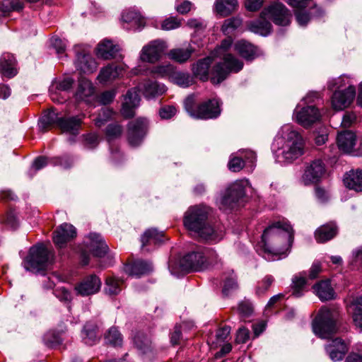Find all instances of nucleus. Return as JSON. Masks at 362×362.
Returning a JSON list of instances; mask_svg holds the SVG:
<instances>
[{"label": "nucleus", "instance_id": "c756f323", "mask_svg": "<svg viewBox=\"0 0 362 362\" xmlns=\"http://www.w3.org/2000/svg\"><path fill=\"white\" fill-rule=\"evenodd\" d=\"M122 71L123 69L122 66L115 64H110L100 70L97 78L101 83L113 81L122 74Z\"/></svg>", "mask_w": 362, "mask_h": 362}, {"label": "nucleus", "instance_id": "49530a36", "mask_svg": "<svg viewBox=\"0 0 362 362\" xmlns=\"http://www.w3.org/2000/svg\"><path fill=\"white\" fill-rule=\"evenodd\" d=\"M223 283L222 293L224 296H228L231 291L238 288L237 277L233 272L225 274L223 277Z\"/></svg>", "mask_w": 362, "mask_h": 362}, {"label": "nucleus", "instance_id": "1a4fd4ad", "mask_svg": "<svg viewBox=\"0 0 362 362\" xmlns=\"http://www.w3.org/2000/svg\"><path fill=\"white\" fill-rule=\"evenodd\" d=\"M286 150L283 157L287 162H292L303 154L304 142L301 135L295 130H291L288 135Z\"/></svg>", "mask_w": 362, "mask_h": 362}, {"label": "nucleus", "instance_id": "774afa93", "mask_svg": "<svg viewBox=\"0 0 362 362\" xmlns=\"http://www.w3.org/2000/svg\"><path fill=\"white\" fill-rule=\"evenodd\" d=\"M171 66H158L153 69L151 72L160 77H165L168 76L172 72Z\"/></svg>", "mask_w": 362, "mask_h": 362}, {"label": "nucleus", "instance_id": "9b49d317", "mask_svg": "<svg viewBox=\"0 0 362 362\" xmlns=\"http://www.w3.org/2000/svg\"><path fill=\"white\" fill-rule=\"evenodd\" d=\"M263 15H269L276 25L286 26L290 24L291 14L289 10L281 3H274L263 10Z\"/></svg>", "mask_w": 362, "mask_h": 362}, {"label": "nucleus", "instance_id": "f704fd0d", "mask_svg": "<svg viewBox=\"0 0 362 362\" xmlns=\"http://www.w3.org/2000/svg\"><path fill=\"white\" fill-rule=\"evenodd\" d=\"M237 0H216L215 10L222 17H226L238 9Z\"/></svg>", "mask_w": 362, "mask_h": 362}, {"label": "nucleus", "instance_id": "c9c22d12", "mask_svg": "<svg viewBox=\"0 0 362 362\" xmlns=\"http://www.w3.org/2000/svg\"><path fill=\"white\" fill-rule=\"evenodd\" d=\"M194 49L190 46L186 48H175L168 52V57L180 64L185 63L188 61L192 54L194 53Z\"/></svg>", "mask_w": 362, "mask_h": 362}, {"label": "nucleus", "instance_id": "3c124183", "mask_svg": "<svg viewBox=\"0 0 362 362\" xmlns=\"http://www.w3.org/2000/svg\"><path fill=\"white\" fill-rule=\"evenodd\" d=\"M233 45V39L230 37L223 40L221 44L218 45L214 49V55L221 59L224 57L225 54H229L228 52Z\"/></svg>", "mask_w": 362, "mask_h": 362}, {"label": "nucleus", "instance_id": "c85d7f7f", "mask_svg": "<svg viewBox=\"0 0 362 362\" xmlns=\"http://www.w3.org/2000/svg\"><path fill=\"white\" fill-rule=\"evenodd\" d=\"M313 288L314 293L322 301L332 300L334 296V291L329 279L322 280L316 283Z\"/></svg>", "mask_w": 362, "mask_h": 362}, {"label": "nucleus", "instance_id": "5fc2aeb1", "mask_svg": "<svg viewBox=\"0 0 362 362\" xmlns=\"http://www.w3.org/2000/svg\"><path fill=\"white\" fill-rule=\"evenodd\" d=\"M22 8L21 4L16 0H4L0 4V11L4 13L12 11H20Z\"/></svg>", "mask_w": 362, "mask_h": 362}, {"label": "nucleus", "instance_id": "6ab92c4d", "mask_svg": "<svg viewBox=\"0 0 362 362\" xmlns=\"http://www.w3.org/2000/svg\"><path fill=\"white\" fill-rule=\"evenodd\" d=\"M325 349L333 361H341L348 351V347L345 342L338 337L331 340Z\"/></svg>", "mask_w": 362, "mask_h": 362}, {"label": "nucleus", "instance_id": "2f4dec72", "mask_svg": "<svg viewBox=\"0 0 362 362\" xmlns=\"http://www.w3.org/2000/svg\"><path fill=\"white\" fill-rule=\"evenodd\" d=\"M167 238L165 233L162 231H158L155 228L148 229L141 236V246L145 247L151 245H157L164 242Z\"/></svg>", "mask_w": 362, "mask_h": 362}, {"label": "nucleus", "instance_id": "b1692460", "mask_svg": "<svg viewBox=\"0 0 362 362\" xmlns=\"http://www.w3.org/2000/svg\"><path fill=\"white\" fill-rule=\"evenodd\" d=\"M81 124L82 118L79 116L69 117H62L59 121H58V128H59L62 132L76 135L78 134Z\"/></svg>", "mask_w": 362, "mask_h": 362}, {"label": "nucleus", "instance_id": "c03bdc74", "mask_svg": "<svg viewBox=\"0 0 362 362\" xmlns=\"http://www.w3.org/2000/svg\"><path fill=\"white\" fill-rule=\"evenodd\" d=\"M284 298L285 296L282 293L272 296L265 307L264 311L268 315L272 313H278L282 308Z\"/></svg>", "mask_w": 362, "mask_h": 362}, {"label": "nucleus", "instance_id": "4d7b16f0", "mask_svg": "<svg viewBox=\"0 0 362 362\" xmlns=\"http://www.w3.org/2000/svg\"><path fill=\"white\" fill-rule=\"evenodd\" d=\"M230 332V328L228 326L221 327L216 330V341H211L212 344L214 346H217L218 344L225 341Z\"/></svg>", "mask_w": 362, "mask_h": 362}, {"label": "nucleus", "instance_id": "13d9d810", "mask_svg": "<svg viewBox=\"0 0 362 362\" xmlns=\"http://www.w3.org/2000/svg\"><path fill=\"white\" fill-rule=\"evenodd\" d=\"M84 146L89 149L95 148L99 144L98 135L95 133H89L83 135Z\"/></svg>", "mask_w": 362, "mask_h": 362}, {"label": "nucleus", "instance_id": "4be33fe9", "mask_svg": "<svg viewBox=\"0 0 362 362\" xmlns=\"http://www.w3.org/2000/svg\"><path fill=\"white\" fill-rule=\"evenodd\" d=\"M338 233V226L334 221H329L315 232V238L319 243H324L334 238Z\"/></svg>", "mask_w": 362, "mask_h": 362}, {"label": "nucleus", "instance_id": "bb28decb", "mask_svg": "<svg viewBox=\"0 0 362 362\" xmlns=\"http://www.w3.org/2000/svg\"><path fill=\"white\" fill-rule=\"evenodd\" d=\"M82 335L84 343L90 346L98 342L101 336L98 325L93 322H88L85 324Z\"/></svg>", "mask_w": 362, "mask_h": 362}, {"label": "nucleus", "instance_id": "4c0bfd02", "mask_svg": "<svg viewBox=\"0 0 362 362\" xmlns=\"http://www.w3.org/2000/svg\"><path fill=\"white\" fill-rule=\"evenodd\" d=\"M134 344L142 354H148L153 351L151 339L143 332H137L133 339Z\"/></svg>", "mask_w": 362, "mask_h": 362}, {"label": "nucleus", "instance_id": "dca6fc26", "mask_svg": "<svg viewBox=\"0 0 362 362\" xmlns=\"http://www.w3.org/2000/svg\"><path fill=\"white\" fill-rule=\"evenodd\" d=\"M164 49L165 45L162 41H151L142 48L140 59L143 62L154 63L161 57Z\"/></svg>", "mask_w": 362, "mask_h": 362}, {"label": "nucleus", "instance_id": "79ce46f5", "mask_svg": "<svg viewBox=\"0 0 362 362\" xmlns=\"http://www.w3.org/2000/svg\"><path fill=\"white\" fill-rule=\"evenodd\" d=\"M122 20L124 23L129 24L133 28H141L145 25V20L139 13L128 11L122 13Z\"/></svg>", "mask_w": 362, "mask_h": 362}, {"label": "nucleus", "instance_id": "cd10ccee", "mask_svg": "<svg viewBox=\"0 0 362 362\" xmlns=\"http://www.w3.org/2000/svg\"><path fill=\"white\" fill-rule=\"evenodd\" d=\"M211 64L212 58L210 57L198 60L192 65L193 75L202 81H206L209 79V67Z\"/></svg>", "mask_w": 362, "mask_h": 362}, {"label": "nucleus", "instance_id": "6e6552de", "mask_svg": "<svg viewBox=\"0 0 362 362\" xmlns=\"http://www.w3.org/2000/svg\"><path fill=\"white\" fill-rule=\"evenodd\" d=\"M53 259L52 252L43 244H38L30 249L28 256V269L37 271L45 269Z\"/></svg>", "mask_w": 362, "mask_h": 362}, {"label": "nucleus", "instance_id": "338daca9", "mask_svg": "<svg viewBox=\"0 0 362 362\" xmlns=\"http://www.w3.org/2000/svg\"><path fill=\"white\" fill-rule=\"evenodd\" d=\"M115 97V90H106L99 95L98 100L103 105H107L112 102Z\"/></svg>", "mask_w": 362, "mask_h": 362}, {"label": "nucleus", "instance_id": "39448f33", "mask_svg": "<svg viewBox=\"0 0 362 362\" xmlns=\"http://www.w3.org/2000/svg\"><path fill=\"white\" fill-rule=\"evenodd\" d=\"M337 313L327 308H322L313 322V329L316 335L329 339L337 332Z\"/></svg>", "mask_w": 362, "mask_h": 362}, {"label": "nucleus", "instance_id": "6e6d98bb", "mask_svg": "<svg viewBox=\"0 0 362 362\" xmlns=\"http://www.w3.org/2000/svg\"><path fill=\"white\" fill-rule=\"evenodd\" d=\"M245 165V161L240 156L231 157L228 163L229 170L234 173L240 171Z\"/></svg>", "mask_w": 362, "mask_h": 362}, {"label": "nucleus", "instance_id": "4468645a", "mask_svg": "<svg viewBox=\"0 0 362 362\" xmlns=\"http://www.w3.org/2000/svg\"><path fill=\"white\" fill-rule=\"evenodd\" d=\"M76 229L69 223L60 225L54 232L52 240L59 248L64 247L68 242L76 238Z\"/></svg>", "mask_w": 362, "mask_h": 362}, {"label": "nucleus", "instance_id": "e433bc0d", "mask_svg": "<svg viewBox=\"0 0 362 362\" xmlns=\"http://www.w3.org/2000/svg\"><path fill=\"white\" fill-rule=\"evenodd\" d=\"M94 87L90 81L81 78L78 80L76 98L77 100H83L94 93Z\"/></svg>", "mask_w": 362, "mask_h": 362}, {"label": "nucleus", "instance_id": "f8f14e48", "mask_svg": "<svg viewBox=\"0 0 362 362\" xmlns=\"http://www.w3.org/2000/svg\"><path fill=\"white\" fill-rule=\"evenodd\" d=\"M245 196V188L240 182H235L230 185L221 197L222 207L233 209Z\"/></svg>", "mask_w": 362, "mask_h": 362}, {"label": "nucleus", "instance_id": "37998d69", "mask_svg": "<svg viewBox=\"0 0 362 362\" xmlns=\"http://www.w3.org/2000/svg\"><path fill=\"white\" fill-rule=\"evenodd\" d=\"M62 117H59L54 110H49L41 119V128L43 132L50 130L54 125L58 127V121Z\"/></svg>", "mask_w": 362, "mask_h": 362}, {"label": "nucleus", "instance_id": "0e129e2a", "mask_svg": "<svg viewBox=\"0 0 362 362\" xmlns=\"http://www.w3.org/2000/svg\"><path fill=\"white\" fill-rule=\"evenodd\" d=\"M55 295L61 301L70 302L72 298L71 292L64 287L57 288Z\"/></svg>", "mask_w": 362, "mask_h": 362}, {"label": "nucleus", "instance_id": "aec40b11", "mask_svg": "<svg viewBox=\"0 0 362 362\" xmlns=\"http://www.w3.org/2000/svg\"><path fill=\"white\" fill-rule=\"evenodd\" d=\"M320 118V112L313 105L305 107L296 113L298 122L305 127L316 122Z\"/></svg>", "mask_w": 362, "mask_h": 362}, {"label": "nucleus", "instance_id": "8fccbe9b", "mask_svg": "<svg viewBox=\"0 0 362 362\" xmlns=\"http://www.w3.org/2000/svg\"><path fill=\"white\" fill-rule=\"evenodd\" d=\"M274 278L271 275L265 276L262 279L257 282L256 286V293L258 296L264 295L272 286Z\"/></svg>", "mask_w": 362, "mask_h": 362}, {"label": "nucleus", "instance_id": "de8ad7c7", "mask_svg": "<svg viewBox=\"0 0 362 362\" xmlns=\"http://www.w3.org/2000/svg\"><path fill=\"white\" fill-rule=\"evenodd\" d=\"M123 132V127L117 123L110 124L105 129V136L108 141L119 138Z\"/></svg>", "mask_w": 362, "mask_h": 362}, {"label": "nucleus", "instance_id": "09e8293b", "mask_svg": "<svg viewBox=\"0 0 362 362\" xmlns=\"http://www.w3.org/2000/svg\"><path fill=\"white\" fill-rule=\"evenodd\" d=\"M44 342L49 348H54L62 342L61 334L58 332L49 331L44 336Z\"/></svg>", "mask_w": 362, "mask_h": 362}, {"label": "nucleus", "instance_id": "864d4df0", "mask_svg": "<svg viewBox=\"0 0 362 362\" xmlns=\"http://www.w3.org/2000/svg\"><path fill=\"white\" fill-rule=\"evenodd\" d=\"M181 25V19L175 16H170L163 21L160 27L163 30H171L180 28Z\"/></svg>", "mask_w": 362, "mask_h": 362}, {"label": "nucleus", "instance_id": "603ef678", "mask_svg": "<svg viewBox=\"0 0 362 362\" xmlns=\"http://www.w3.org/2000/svg\"><path fill=\"white\" fill-rule=\"evenodd\" d=\"M242 24V20L238 17H233L230 18H228L224 21L222 26L221 30L225 34H230L233 30L239 28Z\"/></svg>", "mask_w": 362, "mask_h": 362}, {"label": "nucleus", "instance_id": "393cba45", "mask_svg": "<svg viewBox=\"0 0 362 362\" xmlns=\"http://www.w3.org/2000/svg\"><path fill=\"white\" fill-rule=\"evenodd\" d=\"M235 51L247 61H252L257 56V48L250 42L240 40L234 45Z\"/></svg>", "mask_w": 362, "mask_h": 362}, {"label": "nucleus", "instance_id": "58836bf2", "mask_svg": "<svg viewBox=\"0 0 362 362\" xmlns=\"http://www.w3.org/2000/svg\"><path fill=\"white\" fill-rule=\"evenodd\" d=\"M124 281L122 279L111 276L105 280V291L110 296H116L123 289Z\"/></svg>", "mask_w": 362, "mask_h": 362}, {"label": "nucleus", "instance_id": "72a5a7b5", "mask_svg": "<svg viewBox=\"0 0 362 362\" xmlns=\"http://www.w3.org/2000/svg\"><path fill=\"white\" fill-rule=\"evenodd\" d=\"M98 64L89 54H77V67L84 74L93 73L97 69Z\"/></svg>", "mask_w": 362, "mask_h": 362}, {"label": "nucleus", "instance_id": "20e7f679", "mask_svg": "<svg viewBox=\"0 0 362 362\" xmlns=\"http://www.w3.org/2000/svg\"><path fill=\"white\" fill-rule=\"evenodd\" d=\"M218 261L216 251L210 248H199L183 257L180 265L183 269L200 271Z\"/></svg>", "mask_w": 362, "mask_h": 362}, {"label": "nucleus", "instance_id": "e2e57ef3", "mask_svg": "<svg viewBox=\"0 0 362 362\" xmlns=\"http://www.w3.org/2000/svg\"><path fill=\"white\" fill-rule=\"evenodd\" d=\"M240 154V157L243 158L245 161V165L246 163H250L251 165H253L256 162L257 156L254 151L251 150H243L239 151Z\"/></svg>", "mask_w": 362, "mask_h": 362}, {"label": "nucleus", "instance_id": "473e14b6", "mask_svg": "<svg viewBox=\"0 0 362 362\" xmlns=\"http://www.w3.org/2000/svg\"><path fill=\"white\" fill-rule=\"evenodd\" d=\"M125 270L129 275L140 276L148 274L152 270V267L150 263L139 259L127 264Z\"/></svg>", "mask_w": 362, "mask_h": 362}, {"label": "nucleus", "instance_id": "0eeeda50", "mask_svg": "<svg viewBox=\"0 0 362 362\" xmlns=\"http://www.w3.org/2000/svg\"><path fill=\"white\" fill-rule=\"evenodd\" d=\"M85 245L86 250L81 251V263L83 266L88 265L89 263V255L87 251L98 257H104L108 251V246L101 235L98 233H90L86 238Z\"/></svg>", "mask_w": 362, "mask_h": 362}, {"label": "nucleus", "instance_id": "a878e982", "mask_svg": "<svg viewBox=\"0 0 362 362\" xmlns=\"http://www.w3.org/2000/svg\"><path fill=\"white\" fill-rule=\"evenodd\" d=\"M344 184L346 187L356 192H362V170H351L344 175Z\"/></svg>", "mask_w": 362, "mask_h": 362}, {"label": "nucleus", "instance_id": "412c9836", "mask_svg": "<svg viewBox=\"0 0 362 362\" xmlns=\"http://www.w3.org/2000/svg\"><path fill=\"white\" fill-rule=\"evenodd\" d=\"M18 73L17 62L10 53H4L0 57V74L2 76L12 78Z\"/></svg>", "mask_w": 362, "mask_h": 362}, {"label": "nucleus", "instance_id": "7ed1b4c3", "mask_svg": "<svg viewBox=\"0 0 362 362\" xmlns=\"http://www.w3.org/2000/svg\"><path fill=\"white\" fill-rule=\"evenodd\" d=\"M184 106L187 112L195 119H215L221 112V103L218 98L208 99L199 103L195 95H189L185 100Z\"/></svg>", "mask_w": 362, "mask_h": 362}, {"label": "nucleus", "instance_id": "f03ea898", "mask_svg": "<svg viewBox=\"0 0 362 362\" xmlns=\"http://www.w3.org/2000/svg\"><path fill=\"white\" fill-rule=\"evenodd\" d=\"M211 211V209L205 205L189 207L183 218L185 227L206 240H216L218 236L208 221Z\"/></svg>", "mask_w": 362, "mask_h": 362}, {"label": "nucleus", "instance_id": "680f3d73", "mask_svg": "<svg viewBox=\"0 0 362 362\" xmlns=\"http://www.w3.org/2000/svg\"><path fill=\"white\" fill-rule=\"evenodd\" d=\"M175 79L178 85L183 87H187L192 83V78L188 74L178 73Z\"/></svg>", "mask_w": 362, "mask_h": 362}, {"label": "nucleus", "instance_id": "5701e85b", "mask_svg": "<svg viewBox=\"0 0 362 362\" xmlns=\"http://www.w3.org/2000/svg\"><path fill=\"white\" fill-rule=\"evenodd\" d=\"M119 51V47L117 45L111 40H104L98 45L96 55L103 59H111L117 57Z\"/></svg>", "mask_w": 362, "mask_h": 362}, {"label": "nucleus", "instance_id": "a19ab883", "mask_svg": "<svg viewBox=\"0 0 362 362\" xmlns=\"http://www.w3.org/2000/svg\"><path fill=\"white\" fill-rule=\"evenodd\" d=\"M104 339L107 344L115 346L120 347L123 343V337L117 327H111L104 334Z\"/></svg>", "mask_w": 362, "mask_h": 362}, {"label": "nucleus", "instance_id": "2eb2a0df", "mask_svg": "<svg viewBox=\"0 0 362 362\" xmlns=\"http://www.w3.org/2000/svg\"><path fill=\"white\" fill-rule=\"evenodd\" d=\"M356 95V89L350 86L344 90H336L332 97V106L335 110H342L349 107Z\"/></svg>", "mask_w": 362, "mask_h": 362}, {"label": "nucleus", "instance_id": "ddd939ff", "mask_svg": "<svg viewBox=\"0 0 362 362\" xmlns=\"http://www.w3.org/2000/svg\"><path fill=\"white\" fill-rule=\"evenodd\" d=\"M147 122L142 118L136 119L128 124L127 140L132 146H139L146 134Z\"/></svg>", "mask_w": 362, "mask_h": 362}, {"label": "nucleus", "instance_id": "052dcab7", "mask_svg": "<svg viewBox=\"0 0 362 362\" xmlns=\"http://www.w3.org/2000/svg\"><path fill=\"white\" fill-rule=\"evenodd\" d=\"M192 4L187 0H178L175 6V10L180 14H186L192 9Z\"/></svg>", "mask_w": 362, "mask_h": 362}, {"label": "nucleus", "instance_id": "7c9ffc66", "mask_svg": "<svg viewBox=\"0 0 362 362\" xmlns=\"http://www.w3.org/2000/svg\"><path fill=\"white\" fill-rule=\"evenodd\" d=\"M356 136L351 131H345L338 134L337 142L340 150L349 153L356 144Z\"/></svg>", "mask_w": 362, "mask_h": 362}, {"label": "nucleus", "instance_id": "a211bd4d", "mask_svg": "<svg viewBox=\"0 0 362 362\" xmlns=\"http://www.w3.org/2000/svg\"><path fill=\"white\" fill-rule=\"evenodd\" d=\"M140 101L138 90L135 88L129 90L124 95V102L121 109V114L126 118H132L134 116V108Z\"/></svg>", "mask_w": 362, "mask_h": 362}, {"label": "nucleus", "instance_id": "f3484780", "mask_svg": "<svg viewBox=\"0 0 362 362\" xmlns=\"http://www.w3.org/2000/svg\"><path fill=\"white\" fill-rule=\"evenodd\" d=\"M101 287V281L98 276L92 274L85 277L76 285L75 290L78 295L88 296L98 293Z\"/></svg>", "mask_w": 362, "mask_h": 362}, {"label": "nucleus", "instance_id": "9d476101", "mask_svg": "<svg viewBox=\"0 0 362 362\" xmlns=\"http://www.w3.org/2000/svg\"><path fill=\"white\" fill-rule=\"evenodd\" d=\"M327 168L321 159H315L308 163L302 176L305 185L317 184L325 177Z\"/></svg>", "mask_w": 362, "mask_h": 362}, {"label": "nucleus", "instance_id": "bf43d9fd", "mask_svg": "<svg viewBox=\"0 0 362 362\" xmlns=\"http://www.w3.org/2000/svg\"><path fill=\"white\" fill-rule=\"evenodd\" d=\"M238 313L242 317H248L253 313V307L250 301L244 300L238 305Z\"/></svg>", "mask_w": 362, "mask_h": 362}, {"label": "nucleus", "instance_id": "423d86ee", "mask_svg": "<svg viewBox=\"0 0 362 362\" xmlns=\"http://www.w3.org/2000/svg\"><path fill=\"white\" fill-rule=\"evenodd\" d=\"M221 59L223 62L216 63L211 72V81L214 84H219L228 77L230 73H238L244 66L243 61L231 53L225 54Z\"/></svg>", "mask_w": 362, "mask_h": 362}, {"label": "nucleus", "instance_id": "a18cd8bd", "mask_svg": "<svg viewBox=\"0 0 362 362\" xmlns=\"http://www.w3.org/2000/svg\"><path fill=\"white\" fill-rule=\"evenodd\" d=\"M306 283L307 280L305 276H295L292 279V295L297 298L302 296Z\"/></svg>", "mask_w": 362, "mask_h": 362}, {"label": "nucleus", "instance_id": "f257e3e1", "mask_svg": "<svg viewBox=\"0 0 362 362\" xmlns=\"http://www.w3.org/2000/svg\"><path fill=\"white\" fill-rule=\"evenodd\" d=\"M262 240L265 252L274 255H284L293 241V230L286 221H278L264 229Z\"/></svg>", "mask_w": 362, "mask_h": 362}, {"label": "nucleus", "instance_id": "ea45409f", "mask_svg": "<svg viewBox=\"0 0 362 362\" xmlns=\"http://www.w3.org/2000/svg\"><path fill=\"white\" fill-rule=\"evenodd\" d=\"M269 15H263L262 11L259 18L251 23V30L255 33L261 34H267L272 28L271 23L267 20Z\"/></svg>", "mask_w": 362, "mask_h": 362}, {"label": "nucleus", "instance_id": "69168bd1", "mask_svg": "<svg viewBox=\"0 0 362 362\" xmlns=\"http://www.w3.org/2000/svg\"><path fill=\"white\" fill-rule=\"evenodd\" d=\"M250 331L245 327L238 329L236 334L235 341L238 344H245L249 339Z\"/></svg>", "mask_w": 362, "mask_h": 362}]
</instances>
